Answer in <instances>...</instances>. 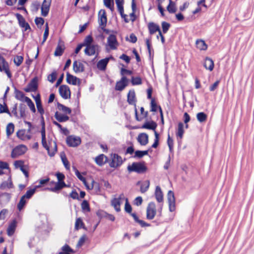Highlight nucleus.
Wrapping results in <instances>:
<instances>
[{
  "label": "nucleus",
  "mask_w": 254,
  "mask_h": 254,
  "mask_svg": "<svg viewBox=\"0 0 254 254\" xmlns=\"http://www.w3.org/2000/svg\"><path fill=\"white\" fill-rule=\"evenodd\" d=\"M73 70L75 73L83 72L85 70V67L82 63L75 61L73 63Z\"/></svg>",
  "instance_id": "obj_22"
},
{
  "label": "nucleus",
  "mask_w": 254,
  "mask_h": 254,
  "mask_svg": "<svg viewBox=\"0 0 254 254\" xmlns=\"http://www.w3.org/2000/svg\"><path fill=\"white\" fill-rule=\"evenodd\" d=\"M104 5L111 11L114 9L113 0H104Z\"/></svg>",
  "instance_id": "obj_56"
},
{
  "label": "nucleus",
  "mask_w": 254,
  "mask_h": 254,
  "mask_svg": "<svg viewBox=\"0 0 254 254\" xmlns=\"http://www.w3.org/2000/svg\"><path fill=\"white\" fill-rule=\"evenodd\" d=\"M148 28L150 35H153L156 32L159 33V35H161L159 26L154 22H149L148 24Z\"/></svg>",
  "instance_id": "obj_23"
},
{
  "label": "nucleus",
  "mask_w": 254,
  "mask_h": 254,
  "mask_svg": "<svg viewBox=\"0 0 254 254\" xmlns=\"http://www.w3.org/2000/svg\"><path fill=\"white\" fill-rule=\"evenodd\" d=\"M116 3L117 4L118 10H121V11L123 10L124 8V0H115Z\"/></svg>",
  "instance_id": "obj_64"
},
{
  "label": "nucleus",
  "mask_w": 254,
  "mask_h": 254,
  "mask_svg": "<svg viewBox=\"0 0 254 254\" xmlns=\"http://www.w3.org/2000/svg\"><path fill=\"white\" fill-rule=\"evenodd\" d=\"M140 113H141V117L139 118L138 116V115H137V111L136 110L135 111V118H136V120L138 121H140L143 119L146 118L148 116V112L144 111V109L143 107L140 108Z\"/></svg>",
  "instance_id": "obj_40"
},
{
  "label": "nucleus",
  "mask_w": 254,
  "mask_h": 254,
  "mask_svg": "<svg viewBox=\"0 0 254 254\" xmlns=\"http://www.w3.org/2000/svg\"><path fill=\"white\" fill-rule=\"evenodd\" d=\"M56 184H57V182L52 181L49 183V187H47V188H45V190H50V191H51L52 192H59V191L60 190H54V188L56 187Z\"/></svg>",
  "instance_id": "obj_58"
},
{
  "label": "nucleus",
  "mask_w": 254,
  "mask_h": 254,
  "mask_svg": "<svg viewBox=\"0 0 254 254\" xmlns=\"http://www.w3.org/2000/svg\"><path fill=\"white\" fill-rule=\"evenodd\" d=\"M15 164H20V170L23 173L26 178L29 176V174L27 171L24 168V162L21 160L16 161Z\"/></svg>",
  "instance_id": "obj_53"
},
{
  "label": "nucleus",
  "mask_w": 254,
  "mask_h": 254,
  "mask_svg": "<svg viewBox=\"0 0 254 254\" xmlns=\"http://www.w3.org/2000/svg\"><path fill=\"white\" fill-rule=\"evenodd\" d=\"M84 225V223L83 222L81 218H78L76 219L75 223V229L78 230L81 228H83V226Z\"/></svg>",
  "instance_id": "obj_57"
},
{
  "label": "nucleus",
  "mask_w": 254,
  "mask_h": 254,
  "mask_svg": "<svg viewBox=\"0 0 254 254\" xmlns=\"http://www.w3.org/2000/svg\"><path fill=\"white\" fill-rule=\"evenodd\" d=\"M40 6V3L39 2L36 1L33 2L31 6V10L32 11L37 12Z\"/></svg>",
  "instance_id": "obj_60"
},
{
  "label": "nucleus",
  "mask_w": 254,
  "mask_h": 254,
  "mask_svg": "<svg viewBox=\"0 0 254 254\" xmlns=\"http://www.w3.org/2000/svg\"><path fill=\"white\" fill-rule=\"evenodd\" d=\"M64 45H61L58 44L57 47L56 48V50L54 52V55L55 56H61L64 53Z\"/></svg>",
  "instance_id": "obj_43"
},
{
  "label": "nucleus",
  "mask_w": 254,
  "mask_h": 254,
  "mask_svg": "<svg viewBox=\"0 0 254 254\" xmlns=\"http://www.w3.org/2000/svg\"><path fill=\"white\" fill-rule=\"evenodd\" d=\"M107 43L112 50H116L119 45L116 36L110 34L107 38Z\"/></svg>",
  "instance_id": "obj_17"
},
{
  "label": "nucleus",
  "mask_w": 254,
  "mask_h": 254,
  "mask_svg": "<svg viewBox=\"0 0 254 254\" xmlns=\"http://www.w3.org/2000/svg\"><path fill=\"white\" fill-rule=\"evenodd\" d=\"M25 102L27 103V105L33 113H35L36 109L35 105L32 100L28 97H25Z\"/></svg>",
  "instance_id": "obj_47"
},
{
  "label": "nucleus",
  "mask_w": 254,
  "mask_h": 254,
  "mask_svg": "<svg viewBox=\"0 0 254 254\" xmlns=\"http://www.w3.org/2000/svg\"><path fill=\"white\" fill-rule=\"evenodd\" d=\"M157 126V124L154 121L147 122L142 125L141 128L152 129L155 132Z\"/></svg>",
  "instance_id": "obj_33"
},
{
  "label": "nucleus",
  "mask_w": 254,
  "mask_h": 254,
  "mask_svg": "<svg viewBox=\"0 0 254 254\" xmlns=\"http://www.w3.org/2000/svg\"><path fill=\"white\" fill-rule=\"evenodd\" d=\"M207 116L203 112H199L196 114V119L200 123H203L207 120Z\"/></svg>",
  "instance_id": "obj_45"
},
{
  "label": "nucleus",
  "mask_w": 254,
  "mask_h": 254,
  "mask_svg": "<svg viewBox=\"0 0 254 254\" xmlns=\"http://www.w3.org/2000/svg\"><path fill=\"white\" fill-rule=\"evenodd\" d=\"M49 181H50V178L48 177L45 179L40 180L39 182V185L36 186L35 187L36 189L40 188L42 187V186H43L44 185H45L47 183H48V182H49Z\"/></svg>",
  "instance_id": "obj_61"
},
{
  "label": "nucleus",
  "mask_w": 254,
  "mask_h": 254,
  "mask_svg": "<svg viewBox=\"0 0 254 254\" xmlns=\"http://www.w3.org/2000/svg\"><path fill=\"white\" fill-rule=\"evenodd\" d=\"M23 57L21 56H16L13 59L14 64L17 66H20L23 61Z\"/></svg>",
  "instance_id": "obj_51"
},
{
  "label": "nucleus",
  "mask_w": 254,
  "mask_h": 254,
  "mask_svg": "<svg viewBox=\"0 0 254 254\" xmlns=\"http://www.w3.org/2000/svg\"><path fill=\"white\" fill-rule=\"evenodd\" d=\"M167 144L169 146L170 151H172L174 146V141L173 139L170 137L169 133L168 134Z\"/></svg>",
  "instance_id": "obj_63"
},
{
  "label": "nucleus",
  "mask_w": 254,
  "mask_h": 254,
  "mask_svg": "<svg viewBox=\"0 0 254 254\" xmlns=\"http://www.w3.org/2000/svg\"><path fill=\"white\" fill-rule=\"evenodd\" d=\"M126 203L125 205V211L129 214L133 218L134 220L138 223L141 227H150L151 225L143 220H140L137 217V215L135 213H131L132 211V207L128 202V200L127 198H125Z\"/></svg>",
  "instance_id": "obj_2"
},
{
  "label": "nucleus",
  "mask_w": 254,
  "mask_h": 254,
  "mask_svg": "<svg viewBox=\"0 0 254 254\" xmlns=\"http://www.w3.org/2000/svg\"><path fill=\"white\" fill-rule=\"evenodd\" d=\"M17 222L16 220H13L9 224L7 229V234L9 236H12L15 231Z\"/></svg>",
  "instance_id": "obj_28"
},
{
  "label": "nucleus",
  "mask_w": 254,
  "mask_h": 254,
  "mask_svg": "<svg viewBox=\"0 0 254 254\" xmlns=\"http://www.w3.org/2000/svg\"><path fill=\"white\" fill-rule=\"evenodd\" d=\"M107 157L103 154L97 156L95 158V161L96 163L100 166L103 165L107 162Z\"/></svg>",
  "instance_id": "obj_29"
},
{
  "label": "nucleus",
  "mask_w": 254,
  "mask_h": 254,
  "mask_svg": "<svg viewBox=\"0 0 254 254\" xmlns=\"http://www.w3.org/2000/svg\"><path fill=\"white\" fill-rule=\"evenodd\" d=\"M195 44L196 48L201 51H206L207 49V45L203 40L197 39Z\"/></svg>",
  "instance_id": "obj_34"
},
{
  "label": "nucleus",
  "mask_w": 254,
  "mask_h": 254,
  "mask_svg": "<svg viewBox=\"0 0 254 254\" xmlns=\"http://www.w3.org/2000/svg\"><path fill=\"white\" fill-rule=\"evenodd\" d=\"M73 170L74 171L76 177L79 180L83 182L87 190H91L94 188V187L97 188L98 190L99 189V185L98 183L95 182L93 180H92L91 184H88L86 179L81 175L80 173L76 167H73Z\"/></svg>",
  "instance_id": "obj_4"
},
{
  "label": "nucleus",
  "mask_w": 254,
  "mask_h": 254,
  "mask_svg": "<svg viewBox=\"0 0 254 254\" xmlns=\"http://www.w3.org/2000/svg\"><path fill=\"white\" fill-rule=\"evenodd\" d=\"M81 209L83 211L90 212V208L88 202L86 200H84L81 204Z\"/></svg>",
  "instance_id": "obj_49"
},
{
  "label": "nucleus",
  "mask_w": 254,
  "mask_h": 254,
  "mask_svg": "<svg viewBox=\"0 0 254 254\" xmlns=\"http://www.w3.org/2000/svg\"><path fill=\"white\" fill-rule=\"evenodd\" d=\"M0 71H4L9 78L12 77V74L9 69L8 63L5 59L0 54Z\"/></svg>",
  "instance_id": "obj_7"
},
{
  "label": "nucleus",
  "mask_w": 254,
  "mask_h": 254,
  "mask_svg": "<svg viewBox=\"0 0 254 254\" xmlns=\"http://www.w3.org/2000/svg\"><path fill=\"white\" fill-rule=\"evenodd\" d=\"M15 16L18 21L19 26L21 27L24 28L25 31L31 29L29 24L26 22L25 18L21 14L17 13L15 14Z\"/></svg>",
  "instance_id": "obj_20"
},
{
  "label": "nucleus",
  "mask_w": 254,
  "mask_h": 254,
  "mask_svg": "<svg viewBox=\"0 0 254 254\" xmlns=\"http://www.w3.org/2000/svg\"><path fill=\"white\" fill-rule=\"evenodd\" d=\"M167 199L169 203V210L173 212L176 209V202L174 192L169 190L167 194Z\"/></svg>",
  "instance_id": "obj_13"
},
{
  "label": "nucleus",
  "mask_w": 254,
  "mask_h": 254,
  "mask_svg": "<svg viewBox=\"0 0 254 254\" xmlns=\"http://www.w3.org/2000/svg\"><path fill=\"white\" fill-rule=\"evenodd\" d=\"M26 123L29 126V128L27 131L25 129H22L16 132V136L22 141L30 140L31 138L30 131L32 125L31 123L28 122H26Z\"/></svg>",
  "instance_id": "obj_5"
},
{
  "label": "nucleus",
  "mask_w": 254,
  "mask_h": 254,
  "mask_svg": "<svg viewBox=\"0 0 254 254\" xmlns=\"http://www.w3.org/2000/svg\"><path fill=\"white\" fill-rule=\"evenodd\" d=\"M127 170L129 172H135L138 174H143L147 170V167L144 161L133 162L131 165L127 166Z\"/></svg>",
  "instance_id": "obj_3"
},
{
  "label": "nucleus",
  "mask_w": 254,
  "mask_h": 254,
  "mask_svg": "<svg viewBox=\"0 0 254 254\" xmlns=\"http://www.w3.org/2000/svg\"><path fill=\"white\" fill-rule=\"evenodd\" d=\"M150 111L155 112L157 111V109H159V106H157L155 99H152L150 102Z\"/></svg>",
  "instance_id": "obj_55"
},
{
  "label": "nucleus",
  "mask_w": 254,
  "mask_h": 254,
  "mask_svg": "<svg viewBox=\"0 0 254 254\" xmlns=\"http://www.w3.org/2000/svg\"><path fill=\"white\" fill-rule=\"evenodd\" d=\"M203 65L206 69L209 70V71H211L213 70L214 68V62L211 58L206 57L205 59Z\"/></svg>",
  "instance_id": "obj_30"
},
{
  "label": "nucleus",
  "mask_w": 254,
  "mask_h": 254,
  "mask_svg": "<svg viewBox=\"0 0 254 254\" xmlns=\"http://www.w3.org/2000/svg\"><path fill=\"white\" fill-rule=\"evenodd\" d=\"M41 133L42 136L41 143L43 147L47 150L49 156L51 157L54 156L57 151V143L55 141H53L52 138L48 139V142H47L44 125L41 128Z\"/></svg>",
  "instance_id": "obj_1"
},
{
  "label": "nucleus",
  "mask_w": 254,
  "mask_h": 254,
  "mask_svg": "<svg viewBox=\"0 0 254 254\" xmlns=\"http://www.w3.org/2000/svg\"><path fill=\"white\" fill-rule=\"evenodd\" d=\"M14 130V124L12 123L8 124L6 127V134L8 138L13 133Z\"/></svg>",
  "instance_id": "obj_39"
},
{
  "label": "nucleus",
  "mask_w": 254,
  "mask_h": 254,
  "mask_svg": "<svg viewBox=\"0 0 254 254\" xmlns=\"http://www.w3.org/2000/svg\"><path fill=\"white\" fill-rule=\"evenodd\" d=\"M184 133V125L182 123L180 122L178 125V130L176 132L177 136L181 139L183 137Z\"/></svg>",
  "instance_id": "obj_42"
},
{
  "label": "nucleus",
  "mask_w": 254,
  "mask_h": 254,
  "mask_svg": "<svg viewBox=\"0 0 254 254\" xmlns=\"http://www.w3.org/2000/svg\"><path fill=\"white\" fill-rule=\"evenodd\" d=\"M112 59H113V57L111 56L109 58H106L105 59L100 60L97 64V68L101 70H105L106 68L108 63L109 62V60Z\"/></svg>",
  "instance_id": "obj_25"
},
{
  "label": "nucleus",
  "mask_w": 254,
  "mask_h": 254,
  "mask_svg": "<svg viewBox=\"0 0 254 254\" xmlns=\"http://www.w3.org/2000/svg\"><path fill=\"white\" fill-rule=\"evenodd\" d=\"M131 82L132 85H138L142 84V79L139 76L131 77Z\"/></svg>",
  "instance_id": "obj_52"
},
{
  "label": "nucleus",
  "mask_w": 254,
  "mask_h": 254,
  "mask_svg": "<svg viewBox=\"0 0 254 254\" xmlns=\"http://www.w3.org/2000/svg\"><path fill=\"white\" fill-rule=\"evenodd\" d=\"M155 196L156 200L158 202H162L163 201V194L159 186H156L155 191Z\"/></svg>",
  "instance_id": "obj_31"
},
{
  "label": "nucleus",
  "mask_w": 254,
  "mask_h": 254,
  "mask_svg": "<svg viewBox=\"0 0 254 254\" xmlns=\"http://www.w3.org/2000/svg\"><path fill=\"white\" fill-rule=\"evenodd\" d=\"M97 215L99 217H106L112 221H114L115 220V217L113 215L107 213V212H106L103 210L98 211L97 212Z\"/></svg>",
  "instance_id": "obj_36"
},
{
  "label": "nucleus",
  "mask_w": 254,
  "mask_h": 254,
  "mask_svg": "<svg viewBox=\"0 0 254 254\" xmlns=\"http://www.w3.org/2000/svg\"><path fill=\"white\" fill-rule=\"evenodd\" d=\"M123 163L122 158L117 154H114L111 157V161L109 166L111 168H117L122 165Z\"/></svg>",
  "instance_id": "obj_10"
},
{
  "label": "nucleus",
  "mask_w": 254,
  "mask_h": 254,
  "mask_svg": "<svg viewBox=\"0 0 254 254\" xmlns=\"http://www.w3.org/2000/svg\"><path fill=\"white\" fill-rule=\"evenodd\" d=\"M148 153V150L140 151L137 150L134 152V158H141L145 155H147Z\"/></svg>",
  "instance_id": "obj_48"
},
{
  "label": "nucleus",
  "mask_w": 254,
  "mask_h": 254,
  "mask_svg": "<svg viewBox=\"0 0 254 254\" xmlns=\"http://www.w3.org/2000/svg\"><path fill=\"white\" fill-rule=\"evenodd\" d=\"M73 253V250L66 244L62 248V251L59 253V254H71Z\"/></svg>",
  "instance_id": "obj_41"
},
{
  "label": "nucleus",
  "mask_w": 254,
  "mask_h": 254,
  "mask_svg": "<svg viewBox=\"0 0 254 254\" xmlns=\"http://www.w3.org/2000/svg\"><path fill=\"white\" fill-rule=\"evenodd\" d=\"M26 202L27 200L25 196H22L17 205V209L19 211H21L24 207Z\"/></svg>",
  "instance_id": "obj_46"
},
{
  "label": "nucleus",
  "mask_w": 254,
  "mask_h": 254,
  "mask_svg": "<svg viewBox=\"0 0 254 254\" xmlns=\"http://www.w3.org/2000/svg\"><path fill=\"white\" fill-rule=\"evenodd\" d=\"M150 186V182L147 180L143 184L140 186V191L141 193L145 192L149 189Z\"/></svg>",
  "instance_id": "obj_54"
},
{
  "label": "nucleus",
  "mask_w": 254,
  "mask_h": 254,
  "mask_svg": "<svg viewBox=\"0 0 254 254\" xmlns=\"http://www.w3.org/2000/svg\"><path fill=\"white\" fill-rule=\"evenodd\" d=\"M33 97L35 99L38 112L40 113L42 120L44 121L43 115L44 114V110L42 107L40 95L38 94L36 96H33Z\"/></svg>",
  "instance_id": "obj_18"
},
{
  "label": "nucleus",
  "mask_w": 254,
  "mask_h": 254,
  "mask_svg": "<svg viewBox=\"0 0 254 254\" xmlns=\"http://www.w3.org/2000/svg\"><path fill=\"white\" fill-rule=\"evenodd\" d=\"M38 78L37 76L34 77L28 83L27 87L24 89L26 92H34L38 89Z\"/></svg>",
  "instance_id": "obj_14"
},
{
  "label": "nucleus",
  "mask_w": 254,
  "mask_h": 254,
  "mask_svg": "<svg viewBox=\"0 0 254 254\" xmlns=\"http://www.w3.org/2000/svg\"><path fill=\"white\" fill-rule=\"evenodd\" d=\"M52 0H44L41 6V14L42 16L46 17L48 15Z\"/></svg>",
  "instance_id": "obj_19"
},
{
  "label": "nucleus",
  "mask_w": 254,
  "mask_h": 254,
  "mask_svg": "<svg viewBox=\"0 0 254 254\" xmlns=\"http://www.w3.org/2000/svg\"><path fill=\"white\" fill-rule=\"evenodd\" d=\"M155 139L154 142L152 145V147L154 148H156L159 145V135L158 133L155 130Z\"/></svg>",
  "instance_id": "obj_59"
},
{
  "label": "nucleus",
  "mask_w": 254,
  "mask_h": 254,
  "mask_svg": "<svg viewBox=\"0 0 254 254\" xmlns=\"http://www.w3.org/2000/svg\"><path fill=\"white\" fill-rule=\"evenodd\" d=\"M55 117L59 122H64L69 120V118L68 116L56 112L55 114Z\"/></svg>",
  "instance_id": "obj_35"
},
{
  "label": "nucleus",
  "mask_w": 254,
  "mask_h": 254,
  "mask_svg": "<svg viewBox=\"0 0 254 254\" xmlns=\"http://www.w3.org/2000/svg\"><path fill=\"white\" fill-rule=\"evenodd\" d=\"M84 50L85 54L88 56H93L96 53V50L98 49L97 45H90L86 46Z\"/></svg>",
  "instance_id": "obj_24"
},
{
  "label": "nucleus",
  "mask_w": 254,
  "mask_h": 254,
  "mask_svg": "<svg viewBox=\"0 0 254 254\" xmlns=\"http://www.w3.org/2000/svg\"><path fill=\"white\" fill-rule=\"evenodd\" d=\"M131 9L132 12L129 14V16L130 17V19L132 22H134L136 18V15L135 14V12L136 9V5L135 2V0H131Z\"/></svg>",
  "instance_id": "obj_37"
},
{
  "label": "nucleus",
  "mask_w": 254,
  "mask_h": 254,
  "mask_svg": "<svg viewBox=\"0 0 254 254\" xmlns=\"http://www.w3.org/2000/svg\"><path fill=\"white\" fill-rule=\"evenodd\" d=\"M59 93L61 97L64 99H69L70 97V91L68 86L62 85L59 87Z\"/></svg>",
  "instance_id": "obj_16"
},
{
  "label": "nucleus",
  "mask_w": 254,
  "mask_h": 254,
  "mask_svg": "<svg viewBox=\"0 0 254 254\" xmlns=\"http://www.w3.org/2000/svg\"><path fill=\"white\" fill-rule=\"evenodd\" d=\"M36 188L35 187L33 189H30L28 190L25 194L22 195L23 196H25L26 199H29L33 196V195L35 193L36 191Z\"/></svg>",
  "instance_id": "obj_50"
},
{
  "label": "nucleus",
  "mask_w": 254,
  "mask_h": 254,
  "mask_svg": "<svg viewBox=\"0 0 254 254\" xmlns=\"http://www.w3.org/2000/svg\"><path fill=\"white\" fill-rule=\"evenodd\" d=\"M167 9L169 13H174L176 12L177 10L176 5L172 0H169V3L167 7Z\"/></svg>",
  "instance_id": "obj_44"
},
{
  "label": "nucleus",
  "mask_w": 254,
  "mask_h": 254,
  "mask_svg": "<svg viewBox=\"0 0 254 254\" xmlns=\"http://www.w3.org/2000/svg\"><path fill=\"white\" fill-rule=\"evenodd\" d=\"M125 198L124 194L122 193L118 198H114L111 200V204L117 212L121 211V200Z\"/></svg>",
  "instance_id": "obj_12"
},
{
  "label": "nucleus",
  "mask_w": 254,
  "mask_h": 254,
  "mask_svg": "<svg viewBox=\"0 0 254 254\" xmlns=\"http://www.w3.org/2000/svg\"><path fill=\"white\" fill-rule=\"evenodd\" d=\"M56 175L58 181L57 182L56 186L53 190H61L63 188L66 187V185L64 181L65 176L64 174L60 172L57 173Z\"/></svg>",
  "instance_id": "obj_9"
},
{
  "label": "nucleus",
  "mask_w": 254,
  "mask_h": 254,
  "mask_svg": "<svg viewBox=\"0 0 254 254\" xmlns=\"http://www.w3.org/2000/svg\"><path fill=\"white\" fill-rule=\"evenodd\" d=\"M98 23L100 27H106L107 22V18L106 11L104 9H101L99 11L98 13Z\"/></svg>",
  "instance_id": "obj_15"
},
{
  "label": "nucleus",
  "mask_w": 254,
  "mask_h": 254,
  "mask_svg": "<svg viewBox=\"0 0 254 254\" xmlns=\"http://www.w3.org/2000/svg\"><path fill=\"white\" fill-rule=\"evenodd\" d=\"M157 214V209L154 202H149L146 207V217L147 220L153 219Z\"/></svg>",
  "instance_id": "obj_6"
},
{
  "label": "nucleus",
  "mask_w": 254,
  "mask_h": 254,
  "mask_svg": "<svg viewBox=\"0 0 254 254\" xmlns=\"http://www.w3.org/2000/svg\"><path fill=\"white\" fill-rule=\"evenodd\" d=\"M127 101L129 105H135L136 100L135 92L133 90L129 91L127 96Z\"/></svg>",
  "instance_id": "obj_27"
},
{
  "label": "nucleus",
  "mask_w": 254,
  "mask_h": 254,
  "mask_svg": "<svg viewBox=\"0 0 254 254\" xmlns=\"http://www.w3.org/2000/svg\"><path fill=\"white\" fill-rule=\"evenodd\" d=\"M137 141L141 145H145L148 142V135L146 133H140L137 138Z\"/></svg>",
  "instance_id": "obj_26"
},
{
  "label": "nucleus",
  "mask_w": 254,
  "mask_h": 254,
  "mask_svg": "<svg viewBox=\"0 0 254 254\" xmlns=\"http://www.w3.org/2000/svg\"><path fill=\"white\" fill-rule=\"evenodd\" d=\"M27 150V147L26 145L23 144L17 145L12 149L11 152V157L12 158H15L25 154Z\"/></svg>",
  "instance_id": "obj_8"
},
{
  "label": "nucleus",
  "mask_w": 254,
  "mask_h": 254,
  "mask_svg": "<svg viewBox=\"0 0 254 254\" xmlns=\"http://www.w3.org/2000/svg\"><path fill=\"white\" fill-rule=\"evenodd\" d=\"M161 25L163 33L164 34L166 33L170 27V24L167 22L163 21L162 22Z\"/></svg>",
  "instance_id": "obj_62"
},
{
  "label": "nucleus",
  "mask_w": 254,
  "mask_h": 254,
  "mask_svg": "<svg viewBox=\"0 0 254 254\" xmlns=\"http://www.w3.org/2000/svg\"><path fill=\"white\" fill-rule=\"evenodd\" d=\"M80 143L81 140L79 137L69 136L66 138V143L69 146L76 147L79 145Z\"/></svg>",
  "instance_id": "obj_21"
},
{
  "label": "nucleus",
  "mask_w": 254,
  "mask_h": 254,
  "mask_svg": "<svg viewBox=\"0 0 254 254\" xmlns=\"http://www.w3.org/2000/svg\"><path fill=\"white\" fill-rule=\"evenodd\" d=\"M57 107L60 111H62L64 113L70 114L71 113V110L69 108L66 107L60 103H58Z\"/></svg>",
  "instance_id": "obj_38"
},
{
  "label": "nucleus",
  "mask_w": 254,
  "mask_h": 254,
  "mask_svg": "<svg viewBox=\"0 0 254 254\" xmlns=\"http://www.w3.org/2000/svg\"><path fill=\"white\" fill-rule=\"evenodd\" d=\"M66 82L72 85H76L77 81H78L79 82V79L77 78L76 76H74L71 74H70L69 72H67L66 73Z\"/></svg>",
  "instance_id": "obj_32"
},
{
  "label": "nucleus",
  "mask_w": 254,
  "mask_h": 254,
  "mask_svg": "<svg viewBox=\"0 0 254 254\" xmlns=\"http://www.w3.org/2000/svg\"><path fill=\"white\" fill-rule=\"evenodd\" d=\"M128 85V80L126 76H122L120 80L117 81L115 86L116 91H122Z\"/></svg>",
  "instance_id": "obj_11"
}]
</instances>
